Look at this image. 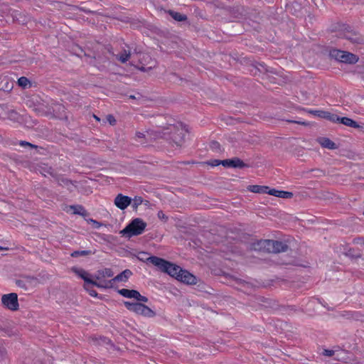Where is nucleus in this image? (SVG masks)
I'll return each mask as SVG.
<instances>
[{
    "mask_svg": "<svg viewBox=\"0 0 364 364\" xmlns=\"http://www.w3.org/2000/svg\"><path fill=\"white\" fill-rule=\"evenodd\" d=\"M146 261L156 267L161 272L166 273L176 279L177 275H179L182 269L180 266L156 256L149 257Z\"/></svg>",
    "mask_w": 364,
    "mask_h": 364,
    "instance_id": "1",
    "label": "nucleus"
},
{
    "mask_svg": "<svg viewBox=\"0 0 364 364\" xmlns=\"http://www.w3.org/2000/svg\"><path fill=\"white\" fill-rule=\"evenodd\" d=\"M146 227V223L141 218H136L133 219L119 233L122 236L131 238L133 236L142 234Z\"/></svg>",
    "mask_w": 364,
    "mask_h": 364,
    "instance_id": "2",
    "label": "nucleus"
},
{
    "mask_svg": "<svg viewBox=\"0 0 364 364\" xmlns=\"http://www.w3.org/2000/svg\"><path fill=\"white\" fill-rule=\"evenodd\" d=\"M329 56L332 59L347 64H355L359 60L358 56L352 53L335 48L330 50Z\"/></svg>",
    "mask_w": 364,
    "mask_h": 364,
    "instance_id": "3",
    "label": "nucleus"
},
{
    "mask_svg": "<svg viewBox=\"0 0 364 364\" xmlns=\"http://www.w3.org/2000/svg\"><path fill=\"white\" fill-rule=\"evenodd\" d=\"M72 271L84 280L85 284H90L92 286L102 289L111 288V285L104 284L103 282H97L90 278V274L83 269L74 267L72 268Z\"/></svg>",
    "mask_w": 364,
    "mask_h": 364,
    "instance_id": "4",
    "label": "nucleus"
},
{
    "mask_svg": "<svg viewBox=\"0 0 364 364\" xmlns=\"http://www.w3.org/2000/svg\"><path fill=\"white\" fill-rule=\"evenodd\" d=\"M341 36L353 44H363L364 43L363 37L349 26L344 28L341 33Z\"/></svg>",
    "mask_w": 364,
    "mask_h": 364,
    "instance_id": "5",
    "label": "nucleus"
},
{
    "mask_svg": "<svg viewBox=\"0 0 364 364\" xmlns=\"http://www.w3.org/2000/svg\"><path fill=\"white\" fill-rule=\"evenodd\" d=\"M1 302L9 310L16 311L18 309V295L16 293L4 294L1 297Z\"/></svg>",
    "mask_w": 364,
    "mask_h": 364,
    "instance_id": "6",
    "label": "nucleus"
},
{
    "mask_svg": "<svg viewBox=\"0 0 364 364\" xmlns=\"http://www.w3.org/2000/svg\"><path fill=\"white\" fill-rule=\"evenodd\" d=\"M222 165L224 167L228 168H244L250 167L249 164H245L242 160L237 157L223 160Z\"/></svg>",
    "mask_w": 364,
    "mask_h": 364,
    "instance_id": "7",
    "label": "nucleus"
},
{
    "mask_svg": "<svg viewBox=\"0 0 364 364\" xmlns=\"http://www.w3.org/2000/svg\"><path fill=\"white\" fill-rule=\"evenodd\" d=\"M270 253H280L287 252L289 249V245L282 241L270 240Z\"/></svg>",
    "mask_w": 364,
    "mask_h": 364,
    "instance_id": "8",
    "label": "nucleus"
},
{
    "mask_svg": "<svg viewBox=\"0 0 364 364\" xmlns=\"http://www.w3.org/2000/svg\"><path fill=\"white\" fill-rule=\"evenodd\" d=\"M132 202V199L127 196H124L122 193H119L117 195L114 200V205L120 210H125L129 205H131Z\"/></svg>",
    "mask_w": 364,
    "mask_h": 364,
    "instance_id": "9",
    "label": "nucleus"
},
{
    "mask_svg": "<svg viewBox=\"0 0 364 364\" xmlns=\"http://www.w3.org/2000/svg\"><path fill=\"white\" fill-rule=\"evenodd\" d=\"M177 280L186 284H196L197 283L196 277L188 271L182 269L179 275H177Z\"/></svg>",
    "mask_w": 364,
    "mask_h": 364,
    "instance_id": "10",
    "label": "nucleus"
},
{
    "mask_svg": "<svg viewBox=\"0 0 364 364\" xmlns=\"http://www.w3.org/2000/svg\"><path fill=\"white\" fill-rule=\"evenodd\" d=\"M270 240H261L251 244V250L270 253Z\"/></svg>",
    "mask_w": 364,
    "mask_h": 364,
    "instance_id": "11",
    "label": "nucleus"
},
{
    "mask_svg": "<svg viewBox=\"0 0 364 364\" xmlns=\"http://www.w3.org/2000/svg\"><path fill=\"white\" fill-rule=\"evenodd\" d=\"M135 314L148 318H153L156 316V313L152 309L140 302H138Z\"/></svg>",
    "mask_w": 364,
    "mask_h": 364,
    "instance_id": "12",
    "label": "nucleus"
},
{
    "mask_svg": "<svg viewBox=\"0 0 364 364\" xmlns=\"http://www.w3.org/2000/svg\"><path fill=\"white\" fill-rule=\"evenodd\" d=\"M132 275V272L130 269H127L124 270L123 272H122L120 274H117L116 277H114L111 280H109L107 282H104L103 284L111 285V287H112V284L113 282H127Z\"/></svg>",
    "mask_w": 364,
    "mask_h": 364,
    "instance_id": "13",
    "label": "nucleus"
},
{
    "mask_svg": "<svg viewBox=\"0 0 364 364\" xmlns=\"http://www.w3.org/2000/svg\"><path fill=\"white\" fill-rule=\"evenodd\" d=\"M114 275V272L110 268H105L99 269L96 272L95 274L92 276L96 280H100L105 277H112Z\"/></svg>",
    "mask_w": 364,
    "mask_h": 364,
    "instance_id": "14",
    "label": "nucleus"
},
{
    "mask_svg": "<svg viewBox=\"0 0 364 364\" xmlns=\"http://www.w3.org/2000/svg\"><path fill=\"white\" fill-rule=\"evenodd\" d=\"M319 144L323 147L331 150H334L338 148V146L336 143L331 141L329 138L327 137H319L317 139Z\"/></svg>",
    "mask_w": 364,
    "mask_h": 364,
    "instance_id": "15",
    "label": "nucleus"
},
{
    "mask_svg": "<svg viewBox=\"0 0 364 364\" xmlns=\"http://www.w3.org/2000/svg\"><path fill=\"white\" fill-rule=\"evenodd\" d=\"M268 194L282 198H291L293 197V193L291 192L278 191L274 188H269V190L268 191Z\"/></svg>",
    "mask_w": 364,
    "mask_h": 364,
    "instance_id": "16",
    "label": "nucleus"
},
{
    "mask_svg": "<svg viewBox=\"0 0 364 364\" xmlns=\"http://www.w3.org/2000/svg\"><path fill=\"white\" fill-rule=\"evenodd\" d=\"M339 123L343 124L347 127H353L356 129H360L362 127L360 125L358 124L357 122L346 117H340Z\"/></svg>",
    "mask_w": 364,
    "mask_h": 364,
    "instance_id": "17",
    "label": "nucleus"
},
{
    "mask_svg": "<svg viewBox=\"0 0 364 364\" xmlns=\"http://www.w3.org/2000/svg\"><path fill=\"white\" fill-rule=\"evenodd\" d=\"M247 189L255 193H268L269 188L266 186L251 185L248 186Z\"/></svg>",
    "mask_w": 364,
    "mask_h": 364,
    "instance_id": "18",
    "label": "nucleus"
},
{
    "mask_svg": "<svg viewBox=\"0 0 364 364\" xmlns=\"http://www.w3.org/2000/svg\"><path fill=\"white\" fill-rule=\"evenodd\" d=\"M70 209L73 210V213L76 215H80L85 218L87 216L90 215V213L85 209V208L81 205H74L70 206Z\"/></svg>",
    "mask_w": 364,
    "mask_h": 364,
    "instance_id": "19",
    "label": "nucleus"
},
{
    "mask_svg": "<svg viewBox=\"0 0 364 364\" xmlns=\"http://www.w3.org/2000/svg\"><path fill=\"white\" fill-rule=\"evenodd\" d=\"M117 291L120 295L126 298L135 299V296H137V290L134 289H122Z\"/></svg>",
    "mask_w": 364,
    "mask_h": 364,
    "instance_id": "20",
    "label": "nucleus"
},
{
    "mask_svg": "<svg viewBox=\"0 0 364 364\" xmlns=\"http://www.w3.org/2000/svg\"><path fill=\"white\" fill-rule=\"evenodd\" d=\"M168 13L176 21H185L188 18L186 15L172 10H168Z\"/></svg>",
    "mask_w": 364,
    "mask_h": 364,
    "instance_id": "21",
    "label": "nucleus"
},
{
    "mask_svg": "<svg viewBox=\"0 0 364 364\" xmlns=\"http://www.w3.org/2000/svg\"><path fill=\"white\" fill-rule=\"evenodd\" d=\"M14 87L13 82H9V80L6 77L2 79L0 82V90H4L5 92H9L12 90Z\"/></svg>",
    "mask_w": 364,
    "mask_h": 364,
    "instance_id": "22",
    "label": "nucleus"
},
{
    "mask_svg": "<svg viewBox=\"0 0 364 364\" xmlns=\"http://www.w3.org/2000/svg\"><path fill=\"white\" fill-rule=\"evenodd\" d=\"M40 172L44 176H46V175L48 174V175L51 176L54 178L55 177H57L56 172L50 166H45L41 167V169H40Z\"/></svg>",
    "mask_w": 364,
    "mask_h": 364,
    "instance_id": "23",
    "label": "nucleus"
},
{
    "mask_svg": "<svg viewBox=\"0 0 364 364\" xmlns=\"http://www.w3.org/2000/svg\"><path fill=\"white\" fill-rule=\"evenodd\" d=\"M8 119L14 122H19L21 115L14 109H9L6 112Z\"/></svg>",
    "mask_w": 364,
    "mask_h": 364,
    "instance_id": "24",
    "label": "nucleus"
},
{
    "mask_svg": "<svg viewBox=\"0 0 364 364\" xmlns=\"http://www.w3.org/2000/svg\"><path fill=\"white\" fill-rule=\"evenodd\" d=\"M55 180L58 182V183L60 186H68L69 185L73 184L72 181H70L66 178H64L62 176L58 175V174H57V177L55 178Z\"/></svg>",
    "mask_w": 364,
    "mask_h": 364,
    "instance_id": "25",
    "label": "nucleus"
},
{
    "mask_svg": "<svg viewBox=\"0 0 364 364\" xmlns=\"http://www.w3.org/2000/svg\"><path fill=\"white\" fill-rule=\"evenodd\" d=\"M340 117H341L338 116L337 114H332V113L326 111L324 119H326L330 122H338L339 123Z\"/></svg>",
    "mask_w": 364,
    "mask_h": 364,
    "instance_id": "26",
    "label": "nucleus"
},
{
    "mask_svg": "<svg viewBox=\"0 0 364 364\" xmlns=\"http://www.w3.org/2000/svg\"><path fill=\"white\" fill-rule=\"evenodd\" d=\"M132 201L133 202L131 203L132 208L134 210H136L139 205L143 203L144 200L141 196H135Z\"/></svg>",
    "mask_w": 364,
    "mask_h": 364,
    "instance_id": "27",
    "label": "nucleus"
},
{
    "mask_svg": "<svg viewBox=\"0 0 364 364\" xmlns=\"http://www.w3.org/2000/svg\"><path fill=\"white\" fill-rule=\"evenodd\" d=\"M94 253H95V252H92L91 250H81V251L77 250V251H74L73 252L71 253V257H77L79 256H87V255H92Z\"/></svg>",
    "mask_w": 364,
    "mask_h": 364,
    "instance_id": "28",
    "label": "nucleus"
},
{
    "mask_svg": "<svg viewBox=\"0 0 364 364\" xmlns=\"http://www.w3.org/2000/svg\"><path fill=\"white\" fill-rule=\"evenodd\" d=\"M124 304L129 311L135 313L138 302L124 301Z\"/></svg>",
    "mask_w": 364,
    "mask_h": 364,
    "instance_id": "29",
    "label": "nucleus"
},
{
    "mask_svg": "<svg viewBox=\"0 0 364 364\" xmlns=\"http://www.w3.org/2000/svg\"><path fill=\"white\" fill-rule=\"evenodd\" d=\"M130 56V52H127V50H124L123 53H122L117 58L120 62L124 63L129 59Z\"/></svg>",
    "mask_w": 364,
    "mask_h": 364,
    "instance_id": "30",
    "label": "nucleus"
},
{
    "mask_svg": "<svg viewBox=\"0 0 364 364\" xmlns=\"http://www.w3.org/2000/svg\"><path fill=\"white\" fill-rule=\"evenodd\" d=\"M18 84L19 86L25 88L28 84H30V81L26 77H21L18 80Z\"/></svg>",
    "mask_w": 364,
    "mask_h": 364,
    "instance_id": "31",
    "label": "nucleus"
},
{
    "mask_svg": "<svg viewBox=\"0 0 364 364\" xmlns=\"http://www.w3.org/2000/svg\"><path fill=\"white\" fill-rule=\"evenodd\" d=\"M326 111L323 110H309V113L312 114L316 117L324 119Z\"/></svg>",
    "mask_w": 364,
    "mask_h": 364,
    "instance_id": "32",
    "label": "nucleus"
},
{
    "mask_svg": "<svg viewBox=\"0 0 364 364\" xmlns=\"http://www.w3.org/2000/svg\"><path fill=\"white\" fill-rule=\"evenodd\" d=\"M7 360V351L3 346H0V363Z\"/></svg>",
    "mask_w": 364,
    "mask_h": 364,
    "instance_id": "33",
    "label": "nucleus"
},
{
    "mask_svg": "<svg viewBox=\"0 0 364 364\" xmlns=\"http://www.w3.org/2000/svg\"><path fill=\"white\" fill-rule=\"evenodd\" d=\"M19 145L21 146L30 147V148L36 149H37L38 148V146L37 145L33 144L26 141H20Z\"/></svg>",
    "mask_w": 364,
    "mask_h": 364,
    "instance_id": "34",
    "label": "nucleus"
},
{
    "mask_svg": "<svg viewBox=\"0 0 364 364\" xmlns=\"http://www.w3.org/2000/svg\"><path fill=\"white\" fill-rule=\"evenodd\" d=\"M89 284H84L85 289L88 291L91 296L97 297L98 296L97 292L95 290L90 289L89 287Z\"/></svg>",
    "mask_w": 364,
    "mask_h": 364,
    "instance_id": "35",
    "label": "nucleus"
},
{
    "mask_svg": "<svg viewBox=\"0 0 364 364\" xmlns=\"http://www.w3.org/2000/svg\"><path fill=\"white\" fill-rule=\"evenodd\" d=\"M346 255L352 257V258H360L361 257V255L360 253H355L354 250L352 249H350L348 252L346 253Z\"/></svg>",
    "mask_w": 364,
    "mask_h": 364,
    "instance_id": "36",
    "label": "nucleus"
},
{
    "mask_svg": "<svg viewBox=\"0 0 364 364\" xmlns=\"http://www.w3.org/2000/svg\"><path fill=\"white\" fill-rule=\"evenodd\" d=\"M158 218L163 220L164 223L167 222L168 220V218L167 215H166L162 210H159L157 214Z\"/></svg>",
    "mask_w": 364,
    "mask_h": 364,
    "instance_id": "37",
    "label": "nucleus"
},
{
    "mask_svg": "<svg viewBox=\"0 0 364 364\" xmlns=\"http://www.w3.org/2000/svg\"><path fill=\"white\" fill-rule=\"evenodd\" d=\"M135 299L139 301H142V302L148 301V298L144 296L141 295L138 291H137V296H135Z\"/></svg>",
    "mask_w": 364,
    "mask_h": 364,
    "instance_id": "38",
    "label": "nucleus"
},
{
    "mask_svg": "<svg viewBox=\"0 0 364 364\" xmlns=\"http://www.w3.org/2000/svg\"><path fill=\"white\" fill-rule=\"evenodd\" d=\"M210 147L213 150H217V151L220 150V144L216 141H213L210 143Z\"/></svg>",
    "mask_w": 364,
    "mask_h": 364,
    "instance_id": "39",
    "label": "nucleus"
},
{
    "mask_svg": "<svg viewBox=\"0 0 364 364\" xmlns=\"http://www.w3.org/2000/svg\"><path fill=\"white\" fill-rule=\"evenodd\" d=\"M107 120L108 121V122L111 125H114L116 124V122H117L115 118H114V117L113 115H112V114L107 115Z\"/></svg>",
    "mask_w": 364,
    "mask_h": 364,
    "instance_id": "40",
    "label": "nucleus"
},
{
    "mask_svg": "<svg viewBox=\"0 0 364 364\" xmlns=\"http://www.w3.org/2000/svg\"><path fill=\"white\" fill-rule=\"evenodd\" d=\"M173 140L177 146H181V144L184 140V134H182V136H181V139L178 141L177 140V138L175 136L173 137Z\"/></svg>",
    "mask_w": 364,
    "mask_h": 364,
    "instance_id": "41",
    "label": "nucleus"
},
{
    "mask_svg": "<svg viewBox=\"0 0 364 364\" xmlns=\"http://www.w3.org/2000/svg\"><path fill=\"white\" fill-rule=\"evenodd\" d=\"M16 284L18 287H21V288H23V289H27L26 284L25 282H24V281H23V280L17 279V280L16 281Z\"/></svg>",
    "mask_w": 364,
    "mask_h": 364,
    "instance_id": "42",
    "label": "nucleus"
},
{
    "mask_svg": "<svg viewBox=\"0 0 364 364\" xmlns=\"http://www.w3.org/2000/svg\"><path fill=\"white\" fill-rule=\"evenodd\" d=\"M222 161L223 160L215 159L211 161L210 162H208V164L211 165L212 166H217L220 164L222 165Z\"/></svg>",
    "mask_w": 364,
    "mask_h": 364,
    "instance_id": "43",
    "label": "nucleus"
},
{
    "mask_svg": "<svg viewBox=\"0 0 364 364\" xmlns=\"http://www.w3.org/2000/svg\"><path fill=\"white\" fill-rule=\"evenodd\" d=\"M87 221H88V223H92V224H94L95 228H99L102 225V224L100 223H99L97 220H93V219H89Z\"/></svg>",
    "mask_w": 364,
    "mask_h": 364,
    "instance_id": "44",
    "label": "nucleus"
},
{
    "mask_svg": "<svg viewBox=\"0 0 364 364\" xmlns=\"http://www.w3.org/2000/svg\"><path fill=\"white\" fill-rule=\"evenodd\" d=\"M87 221H88V223H92V224H94L95 228H99L102 225V224L100 223H99L97 220H93V219H89Z\"/></svg>",
    "mask_w": 364,
    "mask_h": 364,
    "instance_id": "45",
    "label": "nucleus"
},
{
    "mask_svg": "<svg viewBox=\"0 0 364 364\" xmlns=\"http://www.w3.org/2000/svg\"><path fill=\"white\" fill-rule=\"evenodd\" d=\"M87 221H88V223H92V224H94L95 228H99L102 225V224L100 223H99L97 220H93V219H89Z\"/></svg>",
    "mask_w": 364,
    "mask_h": 364,
    "instance_id": "46",
    "label": "nucleus"
},
{
    "mask_svg": "<svg viewBox=\"0 0 364 364\" xmlns=\"http://www.w3.org/2000/svg\"><path fill=\"white\" fill-rule=\"evenodd\" d=\"M287 122H290V123H294V124H301V125H304V126H306L309 124L308 122L296 121V120H287Z\"/></svg>",
    "mask_w": 364,
    "mask_h": 364,
    "instance_id": "47",
    "label": "nucleus"
},
{
    "mask_svg": "<svg viewBox=\"0 0 364 364\" xmlns=\"http://www.w3.org/2000/svg\"><path fill=\"white\" fill-rule=\"evenodd\" d=\"M323 354L326 356L331 357L334 355V351L333 350H324Z\"/></svg>",
    "mask_w": 364,
    "mask_h": 364,
    "instance_id": "48",
    "label": "nucleus"
},
{
    "mask_svg": "<svg viewBox=\"0 0 364 364\" xmlns=\"http://www.w3.org/2000/svg\"><path fill=\"white\" fill-rule=\"evenodd\" d=\"M0 332H4L5 334L8 335L9 336H11V331L7 328H2L0 326Z\"/></svg>",
    "mask_w": 364,
    "mask_h": 364,
    "instance_id": "49",
    "label": "nucleus"
},
{
    "mask_svg": "<svg viewBox=\"0 0 364 364\" xmlns=\"http://www.w3.org/2000/svg\"><path fill=\"white\" fill-rule=\"evenodd\" d=\"M100 341L102 343H105V344H109V343H111V341H110L109 338H106V337H102V338H100Z\"/></svg>",
    "mask_w": 364,
    "mask_h": 364,
    "instance_id": "50",
    "label": "nucleus"
},
{
    "mask_svg": "<svg viewBox=\"0 0 364 364\" xmlns=\"http://www.w3.org/2000/svg\"><path fill=\"white\" fill-rule=\"evenodd\" d=\"M151 67H148V68H146L145 66H141V67H139L138 69L142 72H146V71H149L150 70H151Z\"/></svg>",
    "mask_w": 364,
    "mask_h": 364,
    "instance_id": "51",
    "label": "nucleus"
},
{
    "mask_svg": "<svg viewBox=\"0 0 364 364\" xmlns=\"http://www.w3.org/2000/svg\"><path fill=\"white\" fill-rule=\"evenodd\" d=\"M145 136V134L144 133H141V132H136V137L139 138V139H143L144 138Z\"/></svg>",
    "mask_w": 364,
    "mask_h": 364,
    "instance_id": "52",
    "label": "nucleus"
},
{
    "mask_svg": "<svg viewBox=\"0 0 364 364\" xmlns=\"http://www.w3.org/2000/svg\"><path fill=\"white\" fill-rule=\"evenodd\" d=\"M236 282L238 284H247L245 281L242 280V279H236Z\"/></svg>",
    "mask_w": 364,
    "mask_h": 364,
    "instance_id": "53",
    "label": "nucleus"
},
{
    "mask_svg": "<svg viewBox=\"0 0 364 364\" xmlns=\"http://www.w3.org/2000/svg\"><path fill=\"white\" fill-rule=\"evenodd\" d=\"M137 258H138L140 261L145 262L148 263V262L146 261V259L148 257H146V258H145V257H144V256H142V257H138Z\"/></svg>",
    "mask_w": 364,
    "mask_h": 364,
    "instance_id": "54",
    "label": "nucleus"
},
{
    "mask_svg": "<svg viewBox=\"0 0 364 364\" xmlns=\"http://www.w3.org/2000/svg\"><path fill=\"white\" fill-rule=\"evenodd\" d=\"M181 127L186 132H188V129L186 128V125H183L182 124H181Z\"/></svg>",
    "mask_w": 364,
    "mask_h": 364,
    "instance_id": "55",
    "label": "nucleus"
},
{
    "mask_svg": "<svg viewBox=\"0 0 364 364\" xmlns=\"http://www.w3.org/2000/svg\"><path fill=\"white\" fill-rule=\"evenodd\" d=\"M93 117H94V118H95L97 121H98V122H100V119L97 116H96V115H95V114H94V115H93Z\"/></svg>",
    "mask_w": 364,
    "mask_h": 364,
    "instance_id": "56",
    "label": "nucleus"
},
{
    "mask_svg": "<svg viewBox=\"0 0 364 364\" xmlns=\"http://www.w3.org/2000/svg\"><path fill=\"white\" fill-rule=\"evenodd\" d=\"M8 250L7 247H4L0 246V250Z\"/></svg>",
    "mask_w": 364,
    "mask_h": 364,
    "instance_id": "57",
    "label": "nucleus"
},
{
    "mask_svg": "<svg viewBox=\"0 0 364 364\" xmlns=\"http://www.w3.org/2000/svg\"><path fill=\"white\" fill-rule=\"evenodd\" d=\"M129 99H136V97L134 95H129Z\"/></svg>",
    "mask_w": 364,
    "mask_h": 364,
    "instance_id": "58",
    "label": "nucleus"
},
{
    "mask_svg": "<svg viewBox=\"0 0 364 364\" xmlns=\"http://www.w3.org/2000/svg\"><path fill=\"white\" fill-rule=\"evenodd\" d=\"M360 242H363V239L362 238H358V243Z\"/></svg>",
    "mask_w": 364,
    "mask_h": 364,
    "instance_id": "59",
    "label": "nucleus"
},
{
    "mask_svg": "<svg viewBox=\"0 0 364 364\" xmlns=\"http://www.w3.org/2000/svg\"><path fill=\"white\" fill-rule=\"evenodd\" d=\"M149 203V201H148V200H145V201H144V204H145L146 205H147Z\"/></svg>",
    "mask_w": 364,
    "mask_h": 364,
    "instance_id": "60",
    "label": "nucleus"
},
{
    "mask_svg": "<svg viewBox=\"0 0 364 364\" xmlns=\"http://www.w3.org/2000/svg\"><path fill=\"white\" fill-rule=\"evenodd\" d=\"M140 254H141V255H147V253H146V252H141Z\"/></svg>",
    "mask_w": 364,
    "mask_h": 364,
    "instance_id": "61",
    "label": "nucleus"
}]
</instances>
